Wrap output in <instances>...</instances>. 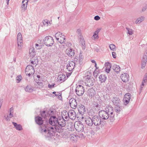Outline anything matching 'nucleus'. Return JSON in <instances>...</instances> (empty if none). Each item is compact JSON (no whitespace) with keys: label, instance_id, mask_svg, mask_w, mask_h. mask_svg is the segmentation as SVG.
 Masks as SVG:
<instances>
[{"label":"nucleus","instance_id":"obj_1","mask_svg":"<svg viewBox=\"0 0 147 147\" xmlns=\"http://www.w3.org/2000/svg\"><path fill=\"white\" fill-rule=\"evenodd\" d=\"M49 123L52 126L47 128L45 125H42L39 128L40 133L46 138L51 137L54 134L55 130L54 127L57 125L58 119L55 116H51L49 120Z\"/></svg>","mask_w":147,"mask_h":147},{"label":"nucleus","instance_id":"obj_2","mask_svg":"<svg viewBox=\"0 0 147 147\" xmlns=\"http://www.w3.org/2000/svg\"><path fill=\"white\" fill-rule=\"evenodd\" d=\"M114 110L113 107L108 106L107 107L105 110H101L99 112V115L101 119L102 120H107L108 118L111 122L115 120V114L114 113Z\"/></svg>","mask_w":147,"mask_h":147},{"label":"nucleus","instance_id":"obj_3","mask_svg":"<svg viewBox=\"0 0 147 147\" xmlns=\"http://www.w3.org/2000/svg\"><path fill=\"white\" fill-rule=\"evenodd\" d=\"M86 124L89 126L93 125L95 126V131H97L100 129V125L101 123V119L99 115H95L92 117H87L85 121Z\"/></svg>","mask_w":147,"mask_h":147},{"label":"nucleus","instance_id":"obj_4","mask_svg":"<svg viewBox=\"0 0 147 147\" xmlns=\"http://www.w3.org/2000/svg\"><path fill=\"white\" fill-rule=\"evenodd\" d=\"M62 113L63 114L62 117L60 118L59 120L58 119L57 125L54 127L55 130L59 132L61 131L62 127L65 126V120L64 118L66 119L67 116L69 117V115L66 111H63Z\"/></svg>","mask_w":147,"mask_h":147},{"label":"nucleus","instance_id":"obj_5","mask_svg":"<svg viewBox=\"0 0 147 147\" xmlns=\"http://www.w3.org/2000/svg\"><path fill=\"white\" fill-rule=\"evenodd\" d=\"M83 57L82 55V52L80 51L79 57V60L77 58H74V70L78 72L80 69V65L82 64V61L83 60Z\"/></svg>","mask_w":147,"mask_h":147},{"label":"nucleus","instance_id":"obj_6","mask_svg":"<svg viewBox=\"0 0 147 147\" xmlns=\"http://www.w3.org/2000/svg\"><path fill=\"white\" fill-rule=\"evenodd\" d=\"M78 112L76 114L74 111L75 118L76 117L78 120H80L81 118L83 119L84 118V117H83V115L86 112L85 106L81 104L78 105Z\"/></svg>","mask_w":147,"mask_h":147},{"label":"nucleus","instance_id":"obj_7","mask_svg":"<svg viewBox=\"0 0 147 147\" xmlns=\"http://www.w3.org/2000/svg\"><path fill=\"white\" fill-rule=\"evenodd\" d=\"M55 37L61 44H65V37L64 35L60 32H58L55 34Z\"/></svg>","mask_w":147,"mask_h":147},{"label":"nucleus","instance_id":"obj_8","mask_svg":"<svg viewBox=\"0 0 147 147\" xmlns=\"http://www.w3.org/2000/svg\"><path fill=\"white\" fill-rule=\"evenodd\" d=\"M95 80L93 77L88 76L85 80V84L88 87L93 86L95 83Z\"/></svg>","mask_w":147,"mask_h":147},{"label":"nucleus","instance_id":"obj_9","mask_svg":"<svg viewBox=\"0 0 147 147\" xmlns=\"http://www.w3.org/2000/svg\"><path fill=\"white\" fill-rule=\"evenodd\" d=\"M84 125L80 121H76L74 123V128L78 132L83 131L84 130Z\"/></svg>","mask_w":147,"mask_h":147},{"label":"nucleus","instance_id":"obj_10","mask_svg":"<svg viewBox=\"0 0 147 147\" xmlns=\"http://www.w3.org/2000/svg\"><path fill=\"white\" fill-rule=\"evenodd\" d=\"M25 71L26 74L29 76H30L31 75H33L34 74L35 71L32 66L29 65L27 66L26 67Z\"/></svg>","mask_w":147,"mask_h":147},{"label":"nucleus","instance_id":"obj_11","mask_svg":"<svg viewBox=\"0 0 147 147\" xmlns=\"http://www.w3.org/2000/svg\"><path fill=\"white\" fill-rule=\"evenodd\" d=\"M45 44L48 47L52 46L54 42L53 38L51 36H47L44 40Z\"/></svg>","mask_w":147,"mask_h":147},{"label":"nucleus","instance_id":"obj_12","mask_svg":"<svg viewBox=\"0 0 147 147\" xmlns=\"http://www.w3.org/2000/svg\"><path fill=\"white\" fill-rule=\"evenodd\" d=\"M17 42L18 49H20L22 48L23 43V39L21 33H19L17 37Z\"/></svg>","mask_w":147,"mask_h":147},{"label":"nucleus","instance_id":"obj_13","mask_svg":"<svg viewBox=\"0 0 147 147\" xmlns=\"http://www.w3.org/2000/svg\"><path fill=\"white\" fill-rule=\"evenodd\" d=\"M75 91L76 94L79 96L82 95L84 92V88L81 85H79L77 86Z\"/></svg>","mask_w":147,"mask_h":147},{"label":"nucleus","instance_id":"obj_14","mask_svg":"<svg viewBox=\"0 0 147 147\" xmlns=\"http://www.w3.org/2000/svg\"><path fill=\"white\" fill-rule=\"evenodd\" d=\"M13 107H11L9 111V115L4 116V117L7 121H10V119L13 117Z\"/></svg>","mask_w":147,"mask_h":147},{"label":"nucleus","instance_id":"obj_15","mask_svg":"<svg viewBox=\"0 0 147 147\" xmlns=\"http://www.w3.org/2000/svg\"><path fill=\"white\" fill-rule=\"evenodd\" d=\"M131 98V94L129 93H126L125 95L123 98V102L126 105L128 104Z\"/></svg>","mask_w":147,"mask_h":147},{"label":"nucleus","instance_id":"obj_16","mask_svg":"<svg viewBox=\"0 0 147 147\" xmlns=\"http://www.w3.org/2000/svg\"><path fill=\"white\" fill-rule=\"evenodd\" d=\"M28 0H23L21 8L22 11H25L27 9Z\"/></svg>","mask_w":147,"mask_h":147},{"label":"nucleus","instance_id":"obj_17","mask_svg":"<svg viewBox=\"0 0 147 147\" xmlns=\"http://www.w3.org/2000/svg\"><path fill=\"white\" fill-rule=\"evenodd\" d=\"M112 101L114 105H120L121 100L117 96L113 97L112 99Z\"/></svg>","mask_w":147,"mask_h":147},{"label":"nucleus","instance_id":"obj_18","mask_svg":"<svg viewBox=\"0 0 147 147\" xmlns=\"http://www.w3.org/2000/svg\"><path fill=\"white\" fill-rule=\"evenodd\" d=\"M82 132V131H80V132L76 133L75 134H74V136L77 140L79 139H84L85 138V136L84 135V134Z\"/></svg>","mask_w":147,"mask_h":147},{"label":"nucleus","instance_id":"obj_19","mask_svg":"<svg viewBox=\"0 0 147 147\" xmlns=\"http://www.w3.org/2000/svg\"><path fill=\"white\" fill-rule=\"evenodd\" d=\"M121 78L123 82H126L129 80V76L127 73H125L121 75Z\"/></svg>","mask_w":147,"mask_h":147},{"label":"nucleus","instance_id":"obj_20","mask_svg":"<svg viewBox=\"0 0 147 147\" xmlns=\"http://www.w3.org/2000/svg\"><path fill=\"white\" fill-rule=\"evenodd\" d=\"M147 62V55H144L142 58V68L145 67Z\"/></svg>","mask_w":147,"mask_h":147},{"label":"nucleus","instance_id":"obj_21","mask_svg":"<svg viewBox=\"0 0 147 147\" xmlns=\"http://www.w3.org/2000/svg\"><path fill=\"white\" fill-rule=\"evenodd\" d=\"M105 71L107 73H109L111 68V64L109 62H107L105 63Z\"/></svg>","mask_w":147,"mask_h":147},{"label":"nucleus","instance_id":"obj_22","mask_svg":"<svg viewBox=\"0 0 147 147\" xmlns=\"http://www.w3.org/2000/svg\"><path fill=\"white\" fill-rule=\"evenodd\" d=\"M95 91L92 88L89 89L88 91V95L90 98L93 97L95 94Z\"/></svg>","mask_w":147,"mask_h":147},{"label":"nucleus","instance_id":"obj_23","mask_svg":"<svg viewBox=\"0 0 147 147\" xmlns=\"http://www.w3.org/2000/svg\"><path fill=\"white\" fill-rule=\"evenodd\" d=\"M73 63L74 62L73 61H70L67 65V68L69 71H71L74 69Z\"/></svg>","mask_w":147,"mask_h":147},{"label":"nucleus","instance_id":"obj_24","mask_svg":"<svg viewBox=\"0 0 147 147\" xmlns=\"http://www.w3.org/2000/svg\"><path fill=\"white\" fill-rule=\"evenodd\" d=\"M35 121L36 123L39 125H42L43 123L42 118L39 116L35 117Z\"/></svg>","mask_w":147,"mask_h":147},{"label":"nucleus","instance_id":"obj_25","mask_svg":"<svg viewBox=\"0 0 147 147\" xmlns=\"http://www.w3.org/2000/svg\"><path fill=\"white\" fill-rule=\"evenodd\" d=\"M58 81H59L61 82H62L66 80L65 76L63 74H59L58 76Z\"/></svg>","mask_w":147,"mask_h":147},{"label":"nucleus","instance_id":"obj_26","mask_svg":"<svg viewBox=\"0 0 147 147\" xmlns=\"http://www.w3.org/2000/svg\"><path fill=\"white\" fill-rule=\"evenodd\" d=\"M112 68L114 71L117 73H119L120 71V68L119 65L116 64H114Z\"/></svg>","mask_w":147,"mask_h":147},{"label":"nucleus","instance_id":"obj_27","mask_svg":"<svg viewBox=\"0 0 147 147\" xmlns=\"http://www.w3.org/2000/svg\"><path fill=\"white\" fill-rule=\"evenodd\" d=\"M66 52L69 56L72 57L74 56V52L72 51V49L71 48L67 49L66 50Z\"/></svg>","mask_w":147,"mask_h":147},{"label":"nucleus","instance_id":"obj_28","mask_svg":"<svg viewBox=\"0 0 147 147\" xmlns=\"http://www.w3.org/2000/svg\"><path fill=\"white\" fill-rule=\"evenodd\" d=\"M80 39L82 49L84 50L86 48L85 41L83 36L79 38Z\"/></svg>","mask_w":147,"mask_h":147},{"label":"nucleus","instance_id":"obj_29","mask_svg":"<svg viewBox=\"0 0 147 147\" xmlns=\"http://www.w3.org/2000/svg\"><path fill=\"white\" fill-rule=\"evenodd\" d=\"M80 39L82 49L84 50L86 48L85 41L83 36L79 38Z\"/></svg>","mask_w":147,"mask_h":147},{"label":"nucleus","instance_id":"obj_30","mask_svg":"<svg viewBox=\"0 0 147 147\" xmlns=\"http://www.w3.org/2000/svg\"><path fill=\"white\" fill-rule=\"evenodd\" d=\"M24 89L26 92H31L34 90V88L30 85H28Z\"/></svg>","mask_w":147,"mask_h":147},{"label":"nucleus","instance_id":"obj_31","mask_svg":"<svg viewBox=\"0 0 147 147\" xmlns=\"http://www.w3.org/2000/svg\"><path fill=\"white\" fill-rule=\"evenodd\" d=\"M12 124L14 125V127L16 129L18 130H21L22 129V126L20 124H18L16 123L13 122Z\"/></svg>","mask_w":147,"mask_h":147},{"label":"nucleus","instance_id":"obj_32","mask_svg":"<svg viewBox=\"0 0 147 147\" xmlns=\"http://www.w3.org/2000/svg\"><path fill=\"white\" fill-rule=\"evenodd\" d=\"M29 53L30 56L31 57H33L35 55V51L33 47H32L30 49Z\"/></svg>","mask_w":147,"mask_h":147},{"label":"nucleus","instance_id":"obj_33","mask_svg":"<svg viewBox=\"0 0 147 147\" xmlns=\"http://www.w3.org/2000/svg\"><path fill=\"white\" fill-rule=\"evenodd\" d=\"M100 29H98L94 32L93 35L92 36V38L94 39H97L98 38V33L100 31Z\"/></svg>","mask_w":147,"mask_h":147},{"label":"nucleus","instance_id":"obj_34","mask_svg":"<svg viewBox=\"0 0 147 147\" xmlns=\"http://www.w3.org/2000/svg\"><path fill=\"white\" fill-rule=\"evenodd\" d=\"M99 78L100 81L101 83H102L105 82L106 80L107 77L105 75L101 74L99 76Z\"/></svg>","mask_w":147,"mask_h":147},{"label":"nucleus","instance_id":"obj_35","mask_svg":"<svg viewBox=\"0 0 147 147\" xmlns=\"http://www.w3.org/2000/svg\"><path fill=\"white\" fill-rule=\"evenodd\" d=\"M88 115L89 116L88 117H92L96 115L94 111L92 109L89 111L88 113Z\"/></svg>","mask_w":147,"mask_h":147},{"label":"nucleus","instance_id":"obj_36","mask_svg":"<svg viewBox=\"0 0 147 147\" xmlns=\"http://www.w3.org/2000/svg\"><path fill=\"white\" fill-rule=\"evenodd\" d=\"M115 111L117 113H119L121 110L122 109V107L120 105H115Z\"/></svg>","mask_w":147,"mask_h":147},{"label":"nucleus","instance_id":"obj_37","mask_svg":"<svg viewBox=\"0 0 147 147\" xmlns=\"http://www.w3.org/2000/svg\"><path fill=\"white\" fill-rule=\"evenodd\" d=\"M144 17H141L138 18L136 21V24H139L142 21L144 20Z\"/></svg>","mask_w":147,"mask_h":147},{"label":"nucleus","instance_id":"obj_38","mask_svg":"<svg viewBox=\"0 0 147 147\" xmlns=\"http://www.w3.org/2000/svg\"><path fill=\"white\" fill-rule=\"evenodd\" d=\"M42 23L44 26H47L48 25L51 24L50 22L48 21L47 20H43L42 21Z\"/></svg>","mask_w":147,"mask_h":147},{"label":"nucleus","instance_id":"obj_39","mask_svg":"<svg viewBox=\"0 0 147 147\" xmlns=\"http://www.w3.org/2000/svg\"><path fill=\"white\" fill-rule=\"evenodd\" d=\"M22 79V77L21 75L18 76L16 78V82L18 83H20Z\"/></svg>","mask_w":147,"mask_h":147},{"label":"nucleus","instance_id":"obj_40","mask_svg":"<svg viewBox=\"0 0 147 147\" xmlns=\"http://www.w3.org/2000/svg\"><path fill=\"white\" fill-rule=\"evenodd\" d=\"M109 48L110 49L113 51H115L116 50V46L114 44H111L109 45Z\"/></svg>","mask_w":147,"mask_h":147},{"label":"nucleus","instance_id":"obj_41","mask_svg":"<svg viewBox=\"0 0 147 147\" xmlns=\"http://www.w3.org/2000/svg\"><path fill=\"white\" fill-rule=\"evenodd\" d=\"M126 29L127 31V34L129 35H131L133 34L132 30L130 28H126Z\"/></svg>","mask_w":147,"mask_h":147},{"label":"nucleus","instance_id":"obj_42","mask_svg":"<svg viewBox=\"0 0 147 147\" xmlns=\"http://www.w3.org/2000/svg\"><path fill=\"white\" fill-rule=\"evenodd\" d=\"M76 32L78 34V38L82 36L81 35V30L80 29H78L77 30Z\"/></svg>","mask_w":147,"mask_h":147},{"label":"nucleus","instance_id":"obj_43","mask_svg":"<svg viewBox=\"0 0 147 147\" xmlns=\"http://www.w3.org/2000/svg\"><path fill=\"white\" fill-rule=\"evenodd\" d=\"M46 112L45 111H42L40 112V114L42 117L45 118L46 117Z\"/></svg>","mask_w":147,"mask_h":147},{"label":"nucleus","instance_id":"obj_44","mask_svg":"<svg viewBox=\"0 0 147 147\" xmlns=\"http://www.w3.org/2000/svg\"><path fill=\"white\" fill-rule=\"evenodd\" d=\"M73 100H74V98H71V99H70L69 101L70 106L72 108V109H74V108H73L74 107H73V104L72 105L71 104H72V103L73 104L72 102L73 101Z\"/></svg>","mask_w":147,"mask_h":147},{"label":"nucleus","instance_id":"obj_45","mask_svg":"<svg viewBox=\"0 0 147 147\" xmlns=\"http://www.w3.org/2000/svg\"><path fill=\"white\" fill-rule=\"evenodd\" d=\"M38 85L40 88H42L43 86V85L42 83L41 82H37Z\"/></svg>","mask_w":147,"mask_h":147},{"label":"nucleus","instance_id":"obj_46","mask_svg":"<svg viewBox=\"0 0 147 147\" xmlns=\"http://www.w3.org/2000/svg\"><path fill=\"white\" fill-rule=\"evenodd\" d=\"M98 72L96 70V69H95L94 71L93 72V75L95 77H96L97 76V75H98Z\"/></svg>","mask_w":147,"mask_h":147},{"label":"nucleus","instance_id":"obj_47","mask_svg":"<svg viewBox=\"0 0 147 147\" xmlns=\"http://www.w3.org/2000/svg\"><path fill=\"white\" fill-rule=\"evenodd\" d=\"M142 81L147 82V74H145L143 78Z\"/></svg>","mask_w":147,"mask_h":147},{"label":"nucleus","instance_id":"obj_48","mask_svg":"<svg viewBox=\"0 0 147 147\" xmlns=\"http://www.w3.org/2000/svg\"><path fill=\"white\" fill-rule=\"evenodd\" d=\"M35 48L37 49H40L41 48V47L38 44H36L35 45Z\"/></svg>","mask_w":147,"mask_h":147},{"label":"nucleus","instance_id":"obj_49","mask_svg":"<svg viewBox=\"0 0 147 147\" xmlns=\"http://www.w3.org/2000/svg\"><path fill=\"white\" fill-rule=\"evenodd\" d=\"M147 8V5H145L143 7L142 9V11H145Z\"/></svg>","mask_w":147,"mask_h":147},{"label":"nucleus","instance_id":"obj_50","mask_svg":"<svg viewBox=\"0 0 147 147\" xmlns=\"http://www.w3.org/2000/svg\"><path fill=\"white\" fill-rule=\"evenodd\" d=\"M55 85L54 84H52L51 85L50 84H49L48 85V87L50 88V89H52L54 87V86Z\"/></svg>","mask_w":147,"mask_h":147},{"label":"nucleus","instance_id":"obj_51","mask_svg":"<svg viewBox=\"0 0 147 147\" xmlns=\"http://www.w3.org/2000/svg\"><path fill=\"white\" fill-rule=\"evenodd\" d=\"M100 19V17L98 16H96L94 17V19L96 20H98Z\"/></svg>","mask_w":147,"mask_h":147},{"label":"nucleus","instance_id":"obj_52","mask_svg":"<svg viewBox=\"0 0 147 147\" xmlns=\"http://www.w3.org/2000/svg\"><path fill=\"white\" fill-rule=\"evenodd\" d=\"M112 55L113 57L114 58H115L116 57V54L115 52H112Z\"/></svg>","mask_w":147,"mask_h":147},{"label":"nucleus","instance_id":"obj_53","mask_svg":"<svg viewBox=\"0 0 147 147\" xmlns=\"http://www.w3.org/2000/svg\"><path fill=\"white\" fill-rule=\"evenodd\" d=\"M146 82L142 81V84L141 85V86L143 87V86H144L146 84Z\"/></svg>","mask_w":147,"mask_h":147},{"label":"nucleus","instance_id":"obj_54","mask_svg":"<svg viewBox=\"0 0 147 147\" xmlns=\"http://www.w3.org/2000/svg\"><path fill=\"white\" fill-rule=\"evenodd\" d=\"M74 92V90L73 88L71 87L70 90V94H73Z\"/></svg>","mask_w":147,"mask_h":147},{"label":"nucleus","instance_id":"obj_55","mask_svg":"<svg viewBox=\"0 0 147 147\" xmlns=\"http://www.w3.org/2000/svg\"><path fill=\"white\" fill-rule=\"evenodd\" d=\"M69 138H70L71 140H72V141L74 140V137L73 134H72L70 136Z\"/></svg>","mask_w":147,"mask_h":147},{"label":"nucleus","instance_id":"obj_56","mask_svg":"<svg viewBox=\"0 0 147 147\" xmlns=\"http://www.w3.org/2000/svg\"><path fill=\"white\" fill-rule=\"evenodd\" d=\"M72 72H70L69 73H66L67 76V77H68L70 76L71 75V74Z\"/></svg>","mask_w":147,"mask_h":147},{"label":"nucleus","instance_id":"obj_57","mask_svg":"<svg viewBox=\"0 0 147 147\" xmlns=\"http://www.w3.org/2000/svg\"><path fill=\"white\" fill-rule=\"evenodd\" d=\"M91 61L92 63H94V64L96 63V61L94 60H91Z\"/></svg>","mask_w":147,"mask_h":147},{"label":"nucleus","instance_id":"obj_58","mask_svg":"<svg viewBox=\"0 0 147 147\" xmlns=\"http://www.w3.org/2000/svg\"><path fill=\"white\" fill-rule=\"evenodd\" d=\"M76 105L74 104V107H75V108H74V109H75L76 108V107L77 105V104L76 102Z\"/></svg>","mask_w":147,"mask_h":147},{"label":"nucleus","instance_id":"obj_59","mask_svg":"<svg viewBox=\"0 0 147 147\" xmlns=\"http://www.w3.org/2000/svg\"><path fill=\"white\" fill-rule=\"evenodd\" d=\"M143 88V87H142L141 86H140V92H141L142 90V88Z\"/></svg>","mask_w":147,"mask_h":147},{"label":"nucleus","instance_id":"obj_60","mask_svg":"<svg viewBox=\"0 0 147 147\" xmlns=\"http://www.w3.org/2000/svg\"><path fill=\"white\" fill-rule=\"evenodd\" d=\"M9 0H8V1H6V3H7V5H9Z\"/></svg>","mask_w":147,"mask_h":147},{"label":"nucleus","instance_id":"obj_61","mask_svg":"<svg viewBox=\"0 0 147 147\" xmlns=\"http://www.w3.org/2000/svg\"><path fill=\"white\" fill-rule=\"evenodd\" d=\"M34 61H31V63L32 64H33V65H34V64H34Z\"/></svg>","mask_w":147,"mask_h":147},{"label":"nucleus","instance_id":"obj_62","mask_svg":"<svg viewBox=\"0 0 147 147\" xmlns=\"http://www.w3.org/2000/svg\"><path fill=\"white\" fill-rule=\"evenodd\" d=\"M37 77L38 78V79H39V78H40V76H39V75H37Z\"/></svg>","mask_w":147,"mask_h":147},{"label":"nucleus","instance_id":"obj_63","mask_svg":"<svg viewBox=\"0 0 147 147\" xmlns=\"http://www.w3.org/2000/svg\"><path fill=\"white\" fill-rule=\"evenodd\" d=\"M67 45H68V46H69V47H70V46H71V44L70 43H68Z\"/></svg>","mask_w":147,"mask_h":147},{"label":"nucleus","instance_id":"obj_64","mask_svg":"<svg viewBox=\"0 0 147 147\" xmlns=\"http://www.w3.org/2000/svg\"><path fill=\"white\" fill-rule=\"evenodd\" d=\"M98 106H99V105L98 104H97V105H96V107H98Z\"/></svg>","mask_w":147,"mask_h":147}]
</instances>
